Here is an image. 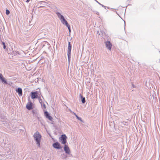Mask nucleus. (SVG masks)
I'll use <instances>...</instances> for the list:
<instances>
[{
	"instance_id": "f3484780",
	"label": "nucleus",
	"mask_w": 160,
	"mask_h": 160,
	"mask_svg": "<svg viewBox=\"0 0 160 160\" xmlns=\"http://www.w3.org/2000/svg\"><path fill=\"white\" fill-rule=\"evenodd\" d=\"M76 117L79 120H80L82 122V120L81 118L79 117L78 115H76Z\"/></svg>"
},
{
	"instance_id": "dca6fc26",
	"label": "nucleus",
	"mask_w": 160,
	"mask_h": 160,
	"mask_svg": "<svg viewBox=\"0 0 160 160\" xmlns=\"http://www.w3.org/2000/svg\"><path fill=\"white\" fill-rule=\"evenodd\" d=\"M1 81H2V82H3L5 84L7 83V81L5 80V79L4 78L3 79H2Z\"/></svg>"
},
{
	"instance_id": "bb28decb",
	"label": "nucleus",
	"mask_w": 160,
	"mask_h": 160,
	"mask_svg": "<svg viewBox=\"0 0 160 160\" xmlns=\"http://www.w3.org/2000/svg\"><path fill=\"white\" fill-rule=\"evenodd\" d=\"M72 113L76 116V115H77L74 112H73Z\"/></svg>"
},
{
	"instance_id": "6ab92c4d",
	"label": "nucleus",
	"mask_w": 160,
	"mask_h": 160,
	"mask_svg": "<svg viewBox=\"0 0 160 160\" xmlns=\"http://www.w3.org/2000/svg\"><path fill=\"white\" fill-rule=\"evenodd\" d=\"M64 24H65L67 27L68 26V25H69L68 24V22L66 21L65 22H64Z\"/></svg>"
},
{
	"instance_id": "1a4fd4ad",
	"label": "nucleus",
	"mask_w": 160,
	"mask_h": 160,
	"mask_svg": "<svg viewBox=\"0 0 160 160\" xmlns=\"http://www.w3.org/2000/svg\"><path fill=\"white\" fill-rule=\"evenodd\" d=\"M45 115L47 118H48L49 120L51 121L52 119V118L50 116L48 112L47 111H45L44 112Z\"/></svg>"
},
{
	"instance_id": "2eb2a0df",
	"label": "nucleus",
	"mask_w": 160,
	"mask_h": 160,
	"mask_svg": "<svg viewBox=\"0 0 160 160\" xmlns=\"http://www.w3.org/2000/svg\"><path fill=\"white\" fill-rule=\"evenodd\" d=\"M2 44L3 45V48L4 49H6V45H5V42H2Z\"/></svg>"
},
{
	"instance_id": "a878e982",
	"label": "nucleus",
	"mask_w": 160,
	"mask_h": 160,
	"mask_svg": "<svg viewBox=\"0 0 160 160\" xmlns=\"http://www.w3.org/2000/svg\"><path fill=\"white\" fill-rule=\"evenodd\" d=\"M132 86L133 88H135V87L134 86V84H132Z\"/></svg>"
},
{
	"instance_id": "9d476101",
	"label": "nucleus",
	"mask_w": 160,
	"mask_h": 160,
	"mask_svg": "<svg viewBox=\"0 0 160 160\" xmlns=\"http://www.w3.org/2000/svg\"><path fill=\"white\" fill-rule=\"evenodd\" d=\"M64 150L65 152L68 154H69L70 153V150L68 146L65 145L64 147Z\"/></svg>"
},
{
	"instance_id": "4468645a",
	"label": "nucleus",
	"mask_w": 160,
	"mask_h": 160,
	"mask_svg": "<svg viewBox=\"0 0 160 160\" xmlns=\"http://www.w3.org/2000/svg\"><path fill=\"white\" fill-rule=\"evenodd\" d=\"M38 98V100H39V102L40 103V104H41V105L42 106V100L41 98L40 97H39Z\"/></svg>"
},
{
	"instance_id": "412c9836",
	"label": "nucleus",
	"mask_w": 160,
	"mask_h": 160,
	"mask_svg": "<svg viewBox=\"0 0 160 160\" xmlns=\"http://www.w3.org/2000/svg\"><path fill=\"white\" fill-rule=\"evenodd\" d=\"M67 27H68V28L69 32H71V29H70V25H68V26Z\"/></svg>"
},
{
	"instance_id": "0eeeda50",
	"label": "nucleus",
	"mask_w": 160,
	"mask_h": 160,
	"mask_svg": "<svg viewBox=\"0 0 160 160\" xmlns=\"http://www.w3.org/2000/svg\"><path fill=\"white\" fill-rule=\"evenodd\" d=\"M32 103L30 101H29L26 105L27 108L29 110H31L32 109Z\"/></svg>"
},
{
	"instance_id": "cd10ccee",
	"label": "nucleus",
	"mask_w": 160,
	"mask_h": 160,
	"mask_svg": "<svg viewBox=\"0 0 160 160\" xmlns=\"http://www.w3.org/2000/svg\"><path fill=\"white\" fill-rule=\"evenodd\" d=\"M4 78L3 77H2V78H1L0 79L2 80V79H3Z\"/></svg>"
},
{
	"instance_id": "b1692460",
	"label": "nucleus",
	"mask_w": 160,
	"mask_h": 160,
	"mask_svg": "<svg viewBox=\"0 0 160 160\" xmlns=\"http://www.w3.org/2000/svg\"><path fill=\"white\" fill-rule=\"evenodd\" d=\"M96 2L98 3L99 4H101V3H100L99 2H98L97 0H94Z\"/></svg>"
},
{
	"instance_id": "ddd939ff",
	"label": "nucleus",
	"mask_w": 160,
	"mask_h": 160,
	"mask_svg": "<svg viewBox=\"0 0 160 160\" xmlns=\"http://www.w3.org/2000/svg\"><path fill=\"white\" fill-rule=\"evenodd\" d=\"M80 96L81 99V101H82V103H84L86 102L85 98L84 97H83V96H82L81 95V94H80Z\"/></svg>"
},
{
	"instance_id": "c85d7f7f",
	"label": "nucleus",
	"mask_w": 160,
	"mask_h": 160,
	"mask_svg": "<svg viewBox=\"0 0 160 160\" xmlns=\"http://www.w3.org/2000/svg\"><path fill=\"white\" fill-rule=\"evenodd\" d=\"M63 155H64L65 157H66V156L65 155V154H63Z\"/></svg>"
},
{
	"instance_id": "a211bd4d",
	"label": "nucleus",
	"mask_w": 160,
	"mask_h": 160,
	"mask_svg": "<svg viewBox=\"0 0 160 160\" xmlns=\"http://www.w3.org/2000/svg\"><path fill=\"white\" fill-rule=\"evenodd\" d=\"M10 11L8 9H7L6 10V15H8L10 13Z\"/></svg>"
},
{
	"instance_id": "393cba45",
	"label": "nucleus",
	"mask_w": 160,
	"mask_h": 160,
	"mask_svg": "<svg viewBox=\"0 0 160 160\" xmlns=\"http://www.w3.org/2000/svg\"><path fill=\"white\" fill-rule=\"evenodd\" d=\"M102 6V7H104V8H106V7L105 6H104L102 4H100Z\"/></svg>"
},
{
	"instance_id": "f8f14e48",
	"label": "nucleus",
	"mask_w": 160,
	"mask_h": 160,
	"mask_svg": "<svg viewBox=\"0 0 160 160\" xmlns=\"http://www.w3.org/2000/svg\"><path fill=\"white\" fill-rule=\"evenodd\" d=\"M40 3L41 5H44V6H49V5H50V4H48H48L49 5H47V3L45 1H41L40 2Z\"/></svg>"
},
{
	"instance_id": "f257e3e1",
	"label": "nucleus",
	"mask_w": 160,
	"mask_h": 160,
	"mask_svg": "<svg viewBox=\"0 0 160 160\" xmlns=\"http://www.w3.org/2000/svg\"><path fill=\"white\" fill-rule=\"evenodd\" d=\"M34 139L38 147H40V142L42 136L38 131H37L33 135Z\"/></svg>"
},
{
	"instance_id": "5701e85b",
	"label": "nucleus",
	"mask_w": 160,
	"mask_h": 160,
	"mask_svg": "<svg viewBox=\"0 0 160 160\" xmlns=\"http://www.w3.org/2000/svg\"><path fill=\"white\" fill-rule=\"evenodd\" d=\"M42 106H43V107H44V108H46V105L44 104H43Z\"/></svg>"
},
{
	"instance_id": "20e7f679",
	"label": "nucleus",
	"mask_w": 160,
	"mask_h": 160,
	"mask_svg": "<svg viewBox=\"0 0 160 160\" xmlns=\"http://www.w3.org/2000/svg\"><path fill=\"white\" fill-rule=\"evenodd\" d=\"M38 91H36L34 92H32L31 93V96L32 99L38 98L39 97L38 95Z\"/></svg>"
},
{
	"instance_id": "9b49d317",
	"label": "nucleus",
	"mask_w": 160,
	"mask_h": 160,
	"mask_svg": "<svg viewBox=\"0 0 160 160\" xmlns=\"http://www.w3.org/2000/svg\"><path fill=\"white\" fill-rule=\"evenodd\" d=\"M17 92L18 93L19 96H22V90L21 88H18L16 90Z\"/></svg>"
},
{
	"instance_id": "39448f33",
	"label": "nucleus",
	"mask_w": 160,
	"mask_h": 160,
	"mask_svg": "<svg viewBox=\"0 0 160 160\" xmlns=\"http://www.w3.org/2000/svg\"><path fill=\"white\" fill-rule=\"evenodd\" d=\"M66 138L67 137L65 134H63L61 135V137L60 138V140L62 143L65 144L66 142Z\"/></svg>"
},
{
	"instance_id": "4be33fe9",
	"label": "nucleus",
	"mask_w": 160,
	"mask_h": 160,
	"mask_svg": "<svg viewBox=\"0 0 160 160\" xmlns=\"http://www.w3.org/2000/svg\"><path fill=\"white\" fill-rule=\"evenodd\" d=\"M3 77V76L2 74H0V79Z\"/></svg>"
},
{
	"instance_id": "aec40b11",
	"label": "nucleus",
	"mask_w": 160,
	"mask_h": 160,
	"mask_svg": "<svg viewBox=\"0 0 160 160\" xmlns=\"http://www.w3.org/2000/svg\"><path fill=\"white\" fill-rule=\"evenodd\" d=\"M64 24H65L67 27L68 26V25H69L68 24V22L66 21L65 22H64Z\"/></svg>"
},
{
	"instance_id": "f03ea898",
	"label": "nucleus",
	"mask_w": 160,
	"mask_h": 160,
	"mask_svg": "<svg viewBox=\"0 0 160 160\" xmlns=\"http://www.w3.org/2000/svg\"><path fill=\"white\" fill-rule=\"evenodd\" d=\"M72 48V45L70 43V42H68V49L67 51V55L68 56V58L69 62L70 60L71 55V50Z\"/></svg>"
},
{
	"instance_id": "423d86ee",
	"label": "nucleus",
	"mask_w": 160,
	"mask_h": 160,
	"mask_svg": "<svg viewBox=\"0 0 160 160\" xmlns=\"http://www.w3.org/2000/svg\"><path fill=\"white\" fill-rule=\"evenodd\" d=\"M105 46L107 48L111 50L112 47V44L110 41H107L105 42Z\"/></svg>"
},
{
	"instance_id": "6e6552de",
	"label": "nucleus",
	"mask_w": 160,
	"mask_h": 160,
	"mask_svg": "<svg viewBox=\"0 0 160 160\" xmlns=\"http://www.w3.org/2000/svg\"><path fill=\"white\" fill-rule=\"evenodd\" d=\"M53 147L55 148L59 149H60L61 147L59 143L58 142H56L53 144Z\"/></svg>"
},
{
	"instance_id": "7ed1b4c3",
	"label": "nucleus",
	"mask_w": 160,
	"mask_h": 160,
	"mask_svg": "<svg viewBox=\"0 0 160 160\" xmlns=\"http://www.w3.org/2000/svg\"><path fill=\"white\" fill-rule=\"evenodd\" d=\"M56 14L58 17L59 18V19L61 20L62 23L64 24V22L66 21V20L64 18L63 16L61 15L60 13L59 12H57Z\"/></svg>"
}]
</instances>
